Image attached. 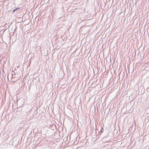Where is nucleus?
I'll list each match as a JSON object with an SVG mask.
<instances>
[{"instance_id":"nucleus-1","label":"nucleus","mask_w":149,"mask_h":149,"mask_svg":"<svg viewBox=\"0 0 149 149\" xmlns=\"http://www.w3.org/2000/svg\"><path fill=\"white\" fill-rule=\"evenodd\" d=\"M16 10H17V9H16L13 10V13H14Z\"/></svg>"},{"instance_id":"nucleus-2","label":"nucleus","mask_w":149,"mask_h":149,"mask_svg":"<svg viewBox=\"0 0 149 149\" xmlns=\"http://www.w3.org/2000/svg\"><path fill=\"white\" fill-rule=\"evenodd\" d=\"M19 8H16V9H17H17H18Z\"/></svg>"}]
</instances>
